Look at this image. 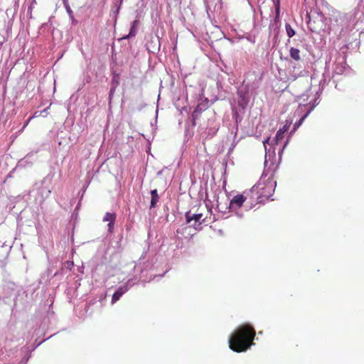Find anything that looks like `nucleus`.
I'll return each instance as SVG.
<instances>
[{"mask_svg": "<svg viewBox=\"0 0 364 364\" xmlns=\"http://www.w3.org/2000/svg\"><path fill=\"white\" fill-rule=\"evenodd\" d=\"M256 332L254 328L249 323L239 326L229 338L230 348L237 353L246 351L252 345Z\"/></svg>", "mask_w": 364, "mask_h": 364, "instance_id": "nucleus-1", "label": "nucleus"}, {"mask_svg": "<svg viewBox=\"0 0 364 364\" xmlns=\"http://www.w3.org/2000/svg\"><path fill=\"white\" fill-rule=\"evenodd\" d=\"M275 187L276 181L272 178H260L258 183L252 186V192L257 191L259 195L257 196V200L264 202L273 195Z\"/></svg>", "mask_w": 364, "mask_h": 364, "instance_id": "nucleus-2", "label": "nucleus"}, {"mask_svg": "<svg viewBox=\"0 0 364 364\" xmlns=\"http://www.w3.org/2000/svg\"><path fill=\"white\" fill-rule=\"evenodd\" d=\"M186 219L187 223L189 224L191 223L192 220H194L195 222L192 225L194 226L196 229H197L196 225L200 226L205 220V219L203 218L202 213L192 214L190 211L186 213Z\"/></svg>", "mask_w": 364, "mask_h": 364, "instance_id": "nucleus-3", "label": "nucleus"}, {"mask_svg": "<svg viewBox=\"0 0 364 364\" xmlns=\"http://www.w3.org/2000/svg\"><path fill=\"white\" fill-rule=\"evenodd\" d=\"M248 200V196L245 194H237L230 201V207L231 208L237 209L242 207L244 202Z\"/></svg>", "mask_w": 364, "mask_h": 364, "instance_id": "nucleus-4", "label": "nucleus"}, {"mask_svg": "<svg viewBox=\"0 0 364 364\" xmlns=\"http://www.w3.org/2000/svg\"><path fill=\"white\" fill-rule=\"evenodd\" d=\"M245 196H248V199L250 200L252 206L261 203L257 200V196L259 195V193L257 191L252 192V188L248 192H245Z\"/></svg>", "mask_w": 364, "mask_h": 364, "instance_id": "nucleus-5", "label": "nucleus"}, {"mask_svg": "<svg viewBox=\"0 0 364 364\" xmlns=\"http://www.w3.org/2000/svg\"><path fill=\"white\" fill-rule=\"evenodd\" d=\"M127 291V287H120L114 293L112 298V303L114 304L118 300H119L120 297Z\"/></svg>", "mask_w": 364, "mask_h": 364, "instance_id": "nucleus-6", "label": "nucleus"}, {"mask_svg": "<svg viewBox=\"0 0 364 364\" xmlns=\"http://www.w3.org/2000/svg\"><path fill=\"white\" fill-rule=\"evenodd\" d=\"M151 204H150V208H155L156 205V203L159 200V196L158 194V191L156 189L152 190L151 191Z\"/></svg>", "mask_w": 364, "mask_h": 364, "instance_id": "nucleus-7", "label": "nucleus"}, {"mask_svg": "<svg viewBox=\"0 0 364 364\" xmlns=\"http://www.w3.org/2000/svg\"><path fill=\"white\" fill-rule=\"evenodd\" d=\"M290 56L292 59L296 61L301 60L300 50L295 48H291L289 50Z\"/></svg>", "mask_w": 364, "mask_h": 364, "instance_id": "nucleus-8", "label": "nucleus"}, {"mask_svg": "<svg viewBox=\"0 0 364 364\" xmlns=\"http://www.w3.org/2000/svg\"><path fill=\"white\" fill-rule=\"evenodd\" d=\"M285 130L279 129L274 139L275 144L278 145L284 138Z\"/></svg>", "mask_w": 364, "mask_h": 364, "instance_id": "nucleus-9", "label": "nucleus"}, {"mask_svg": "<svg viewBox=\"0 0 364 364\" xmlns=\"http://www.w3.org/2000/svg\"><path fill=\"white\" fill-rule=\"evenodd\" d=\"M115 220L116 214L112 213H106L103 218V221H107L109 223L115 222Z\"/></svg>", "mask_w": 364, "mask_h": 364, "instance_id": "nucleus-10", "label": "nucleus"}, {"mask_svg": "<svg viewBox=\"0 0 364 364\" xmlns=\"http://www.w3.org/2000/svg\"><path fill=\"white\" fill-rule=\"evenodd\" d=\"M285 28H286L287 36L289 38H291L295 35V31H294V28L290 26V24L286 23Z\"/></svg>", "mask_w": 364, "mask_h": 364, "instance_id": "nucleus-11", "label": "nucleus"}, {"mask_svg": "<svg viewBox=\"0 0 364 364\" xmlns=\"http://www.w3.org/2000/svg\"><path fill=\"white\" fill-rule=\"evenodd\" d=\"M137 24V21H134L133 22V26L131 28V30H130V32L129 33V35L127 36V38L129 37V36H135V33H136V31H135V26H136Z\"/></svg>", "mask_w": 364, "mask_h": 364, "instance_id": "nucleus-12", "label": "nucleus"}, {"mask_svg": "<svg viewBox=\"0 0 364 364\" xmlns=\"http://www.w3.org/2000/svg\"><path fill=\"white\" fill-rule=\"evenodd\" d=\"M198 117V112L197 109H196L192 114V124L193 126L196 125V120Z\"/></svg>", "mask_w": 364, "mask_h": 364, "instance_id": "nucleus-13", "label": "nucleus"}, {"mask_svg": "<svg viewBox=\"0 0 364 364\" xmlns=\"http://www.w3.org/2000/svg\"><path fill=\"white\" fill-rule=\"evenodd\" d=\"M114 222H111L108 223V230L112 232L114 228Z\"/></svg>", "mask_w": 364, "mask_h": 364, "instance_id": "nucleus-14", "label": "nucleus"}, {"mask_svg": "<svg viewBox=\"0 0 364 364\" xmlns=\"http://www.w3.org/2000/svg\"><path fill=\"white\" fill-rule=\"evenodd\" d=\"M289 127L287 125L284 126L280 130H285V132L288 130Z\"/></svg>", "mask_w": 364, "mask_h": 364, "instance_id": "nucleus-15", "label": "nucleus"}, {"mask_svg": "<svg viewBox=\"0 0 364 364\" xmlns=\"http://www.w3.org/2000/svg\"><path fill=\"white\" fill-rule=\"evenodd\" d=\"M269 139H270V137H267V139L263 141V144H264V146H265V144H266L267 143H269Z\"/></svg>", "mask_w": 364, "mask_h": 364, "instance_id": "nucleus-16", "label": "nucleus"}, {"mask_svg": "<svg viewBox=\"0 0 364 364\" xmlns=\"http://www.w3.org/2000/svg\"><path fill=\"white\" fill-rule=\"evenodd\" d=\"M279 8H277V14L279 15Z\"/></svg>", "mask_w": 364, "mask_h": 364, "instance_id": "nucleus-17", "label": "nucleus"}, {"mask_svg": "<svg viewBox=\"0 0 364 364\" xmlns=\"http://www.w3.org/2000/svg\"><path fill=\"white\" fill-rule=\"evenodd\" d=\"M287 143H288V141H287L285 143V144L284 145L283 149H285V147H286V146H287Z\"/></svg>", "mask_w": 364, "mask_h": 364, "instance_id": "nucleus-18", "label": "nucleus"}]
</instances>
